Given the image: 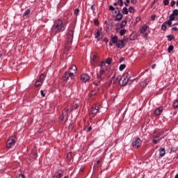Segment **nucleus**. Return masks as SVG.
<instances>
[{
	"mask_svg": "<svg viewBox=\"0 0 178 178\" xmlns=\"http://www.w3.org/2000/svg\"><path fill=\"white\" fill-rule=\"evenodd\" d=\"M66 26H67V23H63L62 19H57L51 26V31L53 33H63V31L66 30Z\"/></svg>",
	"mask_w": 178,
	"mask_h": 178,
	"instance_id": "1",
	"label": "nucleus"
},
{
	"mask_svg": "<svg viewBox=\"0 0 178 178\" xmlns=\"http://www.w3.org/2000/svg\"><path fill=\"white\" fill-rule=\"evenodd\" d=\"M70 70H73L74 72H65L63 76L64 81H67L69 79H73V77H74V73L77 72V67H76L74 65H72L70 67Z\"/></svg>",
	"mask_w": 178,
	"mask_h": 178,
	"instance_id": "2",
	"label": "nucleus"
},
{
	"mask_svg": "<svg viewBox=\"0 0 178 178\" xmlns=\"http://www.w3.org/2000/svg\"><path fill=\"white\" fill-rule=\"evenodd\" d=\"M162 133L160 129H155L152 134V143L153 144H158V141H161L162 140Z\"/></svg>",
	"mask_w": 178,
	"mask_h": 178,
	"instance_id": "3",
	"label": "nucleus"
},
{
	"mask_svg": "<svg viewBox=\"0 0 178 178\" xmlns=\"http://www.w3.org/2000/svg\"><path fill=\"white\" fill-rule=\"evenodd\" d=\"M130 72L123 74L122 76H118L120 86H126L129 83V76L130 75Z\"/></svg>",
	"mask_w": 178,
	"mask_h": 178,
	"instance_id": "4",
	"label": "nucleus"
},
{
	"mask_svg": "<svg viewBox=\"0 0 178 178\" xmlns=\"http://www.w3.org/2000/svg\"><path fill=\"white\" fill-rule=\"evenodd\" d=\"M74 34V29H69L67 34V43L69 47V45H72V43L73 42V35Z\"/></svg>",
	"mask_w": 178,
	"mask_h": 178,
	"instance_id": "5",
	"label": "nucleus"
},
{
	"mask_svg": "<svg viewBox=\"0 0 178 178\" xmlns=\"http://www.w3.org/2000/svg\"><path fill=\"white\" fill-rule=\"evenodd\" d=\"M141 144H143V141L140 138H134L132 140L131 145L133 148L137 149L139 147H141Z\"/></svg>",
	"mask_w": 178,
	"mask_h": 178,
	"instance_id": "6",
	"label": "nucleus"
},
{
	"mask_svg": "<svg viewBox=\"0 0 178 178\" xmlns=\"http://www.w3.org/2000/svg\"><path fill=\"white\" fill-rule=\"evenodd\" d=\"M116 10H115V22H120V20H122V19L123 18V14H122L120 13V10L119 9V8H116Z\"/></svg>",
	"mask_w": 178,
	"mask_h": 178,
	"instance_id": "7",
	"label": "nucleus"
},
{
	"mask_svg": "<svg viewBox=\"0 0 178 178\" xmlns=\"http://www.w3.org/2000/svg\"><path fill=\"white\" fill-rule=\"evenodd\" d=\"M98 64V56L97 54H92L90 56V65L92 67L97 66Z\"/></svg>",
	"mask_w": 178,
	"mask_h": 178,
	"instance_id": "8",
	"label": "nucleus"
},
{
	"mask_svg": "<svg viewBox=\"0 0 178 178\" xmlns=\"http://www.w3.org/2000/svg\"><path fill=\"white\" fill-rule=\"evenodd\" d=\"M15 136H11L9 140H8L6 145L7 148H11L13 145L16 143V140H15Z\"/></svg>",
	"mask_w": 178,
	"mask_h": 178,
	"instance_id": "9",
	"label": "nucleus"
},
{
	"mask_svg": "<svg viewBox=\"0 0 178 178\" xmlns=\"http://www.w3.org/2000/svg\"><path fill=\"white\" fill-rule=\"evenodd\" d=\"M104 38V35H102V31L99 29H97V31L95 32V38L99 41L100 40H102Z\"/></svg>",
	"mask_w": 178,
	"mask_h": 178,
	"instance_id": "10",
	"label": "nucleus"
},
{
	"mask_svg": "<svg viewBox=\"0 0 178 178\" xmlns=\"http://www.w3.org/2000/svg\"><path fill=\"white\" fill-rule=\"evenodd\" d=\"M162 112H163V107L159 106L155 109L154 115L155 116H159L162 113Z\"/></svg>",
	"mask_w": 178,
	"mask_h": 178,
	"instance_id": "11",
	"label": "nucleus"
},
{
	"mask_svg": "<svg viewBox=\"0 0 178 178\" xmlns=\"http://www.w3.org/2000/svg\"><path fill=\"white\" fill-rule=\"evenodd\" d=\"M88 80H90V76H88V75L86 74H83L81 76V81L82 83H87Z\"/></svg>",
	"mask_w": 178,
	"mask_h": 178,
	"instance_id": "12",
	"label": "nucleus"
},
{
	"mask_svg": "<svg viewBox=\"0 0 178 178\" xmlns=\"http://www.w3.org/2000/svg\"><path fill=\"white\" fill-rule=\"evenodd\" d=\"M115 44H116L117 48L122 49L124 45V40H117V42Z\"/></svg>",
	"mask_w": 178,
	"mask_h": 178,
	"instance_id": "13",
	"label": "nucleus"
},
{
	"mask_svg": "<svg viewBox=\"0 0 178 178\" xmlns=\"http://www.w3.org/2000/svg\"><path fill=\"white\" fill-rule=\"evenodd\" d=\"M63 177V170H58L55 172L54 178H62Z\"/></svg>",
	"mask_w": 178,
	"mask_h": 178,
	"instance_id": "14",
	"label": "nucleus"
},
{
	"mask_svg": "<svg viewBox=\"0 0 178 178\" xmlns=\"http://www.w3.org/2000/svg\"><path fill=\"white\" fill-rule=\"evenodd\" d=\"M151 80H152V79L151 77H149L146 79L144 81H141L140 82L141 87H145V86H147V84H148L149 81H151Z\"/></svg>",
	"mask_w": 178,
	"mask_h": 178,
	"instance_id": "15",
	"label": "nucleus"
},
{
	"mask_svg": "<svg viewBox=\"0 0 178 178\" xmlns=\"http://www.w3.org/2000/svg\"><path fill=\"white\" fill-rule=\"evenodd\" d=\"M147 29H148V25H147V24H143L140 29V33L144 34V33L147 31Z\"/></svg>",
	"mask_w": 178,
	"mask_h": 178,
	"instance_id": "16",
	"label": "nucleus"
},
{
	"mask_svg": "<svg viewBox=\"0 0 178 178\" xmlns=\"http://www.w3.org/2000/svg\"><path fill=\"white\" fill-rule=\"evenodd\" d=\"M98 111H99L98 106H97L96 105L92 106V115H97V113H98Z\"/></svg>",
	"mask_w": 178,
	"mask_h": 178,
	"instance_id": "17",
	"label": "nucleus"
},
{
	"mask_svg": "<svg viewBox=\"0 0 178 178\" xmlns=\"http://www.w3.org/2000/svg\"><path fill=\"white\" fill-rule=\"evenodd\" d=\"M165 154H166V150L165 149V148L162 147L159 149V156L162 158L165 156Z\"/></svg>",
	"mask_w": 178,
	"mask_h": 178,
	"instance_id": "18",
	"label": "nucleus"
},
{
	"mask_svg": "<svg viewBox=\"0 0 178 178\" xmlns=\"http://www.w3.org/2000/svg\"><path fill=\"white\" fill-rule=\"evenodd\" d=\"M111 38L112 44H116V42H118V39L117 35L113 36V35H111Z\"/></svg>",
	"mask_w": 178,
	"mask_h": 178,
	"instance_id": "19",
	"label": "nucleus"
},
{
	"mask_svg": "<svg viewBox=\"0 0 178 178\" xmlns=\"http://www.w3.org/2000/svg\"><path fill=\"white\" fill-rule=\"evenodd\" d=\"M172 106L175 109H178V100H174L172 103Z\"/></svg>",
	"mask_w": 178,
	"mask_h": 178,
	"instance_id": "20",
	"label": "nucleus"
},
{
	"mask_svg": "<svg viewBox=\"0 0 178 178\" xmlns=\"http://www.w3.org/2000/svg\"><path fill=\"white\" fill-rule=\"evenodd\" d=\"M167 24H168V22H165L162 24L161 30H163V31H165V30H166V25Z\"/></svg>",
	"mask_w": 178,
	"mask_h": 178,
	"instance_id": "21",
	"label": "nucleus"
},
{
	"mask_svg": "<svg viewBox=\"0 0 178 178\" xmlns=\"http://www.w3.org/2000/svg\"><path fill=\"white\" fill-rule=\"evenodd\" d=\"M124 69H126V65L125 64H121L119 67V70L120 72H123V70H124Z\"/></svg>",
	"mask_w": 178,
	"mask_h": 178,
	"instance_id": "22",
	"label": "nucleus"
},
{
	"mask_svg": "<svg viewBox=\"0 0 178 178\" xmlns=\"http://www.w3.org/2000/svg\"><path fill=\"white\" fill-rule=\"evenodd\" d=\"M126 24H127V22L126 20L122 21L120 23V27L123 28L124 26H126Z\"/></svg>",
	"mask_w": 178,
	"mask_h": 178,
	"instance_id": "23",
	"label": "nucleus"
},
{
	"mask_svg": "<svg viewBox=\"0 0 178 178\" xmlns=\"http://www.w3.org/2000/svg\"><path fill=\"white\" fill-rule=\"evenodd\" d=\"M122 13L123 15H129V9H127L126 7H124L122 8Z\"/></svg>",
	"mask_w": 178,
	"mask_h": 178,
	"instance_id": "24",
	"label": "nucleus"
},
{
	"mask_svg": "<svg viewBox=\"0 0 178 178\" xmlns=\"http://www.w3.org/2000/svg\"><path fill=\"white\" fill-rule=\"evenodd\" d=\"M105 76L101 75V74H98L97 76V78L98 79V80H104Z\"/></svg>",
	"mask_w": 178,
	"mask_h": 178,
	"instance_id": "25",
	"label": "nucleus"
},
{
	"mask_svg": "<svg viewBox=\"0 0 178 178\" xmlns=\"http://www.w3.org/2000/svg\"><path fill=\"white\" fill-rule=\"evenodd\" d=\"M124 34H126V29H123L120 31V35L121 36H123Z\"/></svg>",
	"mask_w": 178,
	"mask_h": 178,
	"instance_id": "26",
	"label": "nucleus"
},
{
	"mask_svg": "<svg viewBox=\"0 0 178 178\" xmlns=\"http://www.w3.org/2000/svg\"><path fill=\"white\" fill-rule=\"evenodd\" d=\"M174 48H175V47H173V45L169 46V47H168V54H170V52H172V51H173Z\"/></svg>",
	"mask_w": 178,
	"mask_h": 178,
	"instance_id": "27",
	"label": "nucleus"
},
{
	"mask_svg": "<svg viewBox=\"0 0 178 178\" xmlns=\"http://www.w3.org/2000/svg\"><path fill=\"white\" fill-rule=\"evenodd\" d=\"M105 63H106L107 65H111V63H112V58H108L106 60Z\"/></svg>",
	"mask_w": 178,
	"mask_h": 178,
	"instance_id": "28",
	"label": "nucleus"
},
{
	"mask_svg": "<svg viewBox=\"0 0 178 178\" xmlns=\"http://www.w3.org/2000/svg\"><path fill=\"white\" fill-rule=\"evenodd\" d=\"M41 84H42V83H41V81H39L38 79L35 83V87H39V86H41Z\"/></svg>",
	"mask_w": 178,
	"mask_h": 178,
	"instance_id": "29",
	"label": "nucleus"
},
{
	"mask_svg": "<svg viewBox=\"0 0 178 178\" xmlns=\"http://www.w3.org/2000/svg\"><path fill=\"white\" fill-rule=\"evenodd\" d=\"M128 10L129 13H134V12H136L134 7H129L128 8Z\"/></svg>",
	"mask_w": 178,
	"mask_h": 178,
	"instance_id": "30",
	"label": "nucleus"
},
{
	"mask_svg": "<svg viewBox=\"0 0 178 178\" xmlns=\"http://www.w3.org/2000/svg\"><path fill=\"white\" fill-rule=\"evenodd\" d=\"M44 77H45V76H44V74H41L38 80H39L40 83H42V80L44 79Z\"/></svg>",
	"mask_w": 178,
	"mask_h": 178,
	"instance_id": "31",
	"label": "nucleus"
},
{
	"mask_svg": "<svg viewBox=\"0 0 178 178\" xmlns=\"http://www.w3.org/2000/svg\"><path fill=\"white\" fill-rule=\"evenodd\" d=\"M163 3L165 6H168L169 5V0H163Z\"/></svg>",
	"mask_w": 178,
	"mask_h": 178,
	"instance_id": "32",
	"label": "nucleus"
},
{
	"mask_svg": "<svg viewBox=\"0 0 178 178\" xmlns=\"http://www.w3.org/2000/svg\"><path fill=\"white\" fill-rule=\"evenodd\" d=\"M67 159H68V161H70V159H72V153L70 152L67 154Z\"/></svg>",
	"mask_w": 178,
	"mask_h": 178,
	"instance_id": "33",
	"label": "nucleus"
},
{
	"mask_svg": "<svg viewBox=\"0 0 178 178\" xmlns=\"http://www.w3.org/2000/svg\"><path fill=\"white\" fill-rule=\"evenodd\" d=\"M167 38H168V41H172V40H173V35H168Z\"/></svg>",
	"mask_w": 178,
	"mask_h": 178,
	"instance_id": "34",
	"label": "nucleus"
},
{
	"mask_svg": "<svg viewBox=\"0 0 178 178\" xmlns=\"http://www.w3.org/2000/svg\"><path fill=\"white\" fill-rule=\"evenodd\" d=\"M30 13V9H27L23 14V16H27Z\"/></svg>",
	"mask_w": 178,
	"mask_h": 178,
	"instance_id": "35",
	"label": "nucleus"
},
{
	"mask_svg": "<svg viewBox=\"0 0 178 178\" xmlns=\"http://www.w3.org/2000/svg\"><path fill=\"white\" fill-rule=\"evenodd\" d=\"M95 95H97V91L93 90L90 92V97H94Z\"/></svg>",
	"mask_w": 178,
	"mask_h": 178,
	"instance_id": "36",
	"label": "nucleus"
},
{
	"mask_svg": "<svg viewBox=\"0 0 178 178\" xmlns=\"http://www.w3.org/2000/svg\"><path fill=\"white\" fill-rule=\"evenodd\" d=\"M100 75L102 76H105V70H100L99 73Z\"/></svg>",
	"mask_w": 178,
	"mask_h": 178,
	"instance_id": "37",
	"label": "nucleus"
},
{
	"mask_svg": "<svg viewBox=\"0 0 178 178\" xmlns=\"http://www.w3.org/2000/svg\"><path fill=\"white\" fill-rule=\"evenodd\" d=\"M172 15H175V16H177L178 15V10L177 9H175L172 11Z\"/></svg>",
	"mask_w": 178,
	"mask_h": 178,
	"instance_id": "38",
	"label": "nucleus"
},
{
	"mask_svg": "<svg viewBox=\"0 0 178 178\" xmlns=\"http://www.w3.org/2000/svg\"><path fill=\"white\" fill-rule=\"evenodd\" d=\"M73 109H74V107H70V108H67L65 111V112H67V115L68 112H72V111H73Z\"/></svg>",
	"mask_w": 178,
	"mask_h": 178,
	"instance_id": "39",
	"label": "nucleus"
},
{
	"mask_svg": "<svg viewBox=\"0 0 178 178\" xmlns=\"http://www.w3.org/2000/svg\"><path fill=\"white\" fill-rule=\"evenodd\" d=\"M172 20L171 19H169L168 22H167V24H168L169 27H172Z\"/></svg>",
	"mask_w": 178,
	"mask_h": 178,
	"instance_id": "40",
	"label": "nucleus"
},
{
	"mask_svg": "<svg viewBox=\"0 0 178 178\" xmlns=\"http://www.w3.org/2000/svg\"><path fill=\"white\" fill-rule=\"evenodd\" d=\"M94 24H95V26H98V24H99V21H98V19H95Z\"/></svg>",
	"mask_w": 178,
	"mask_h": 178,
	"instance_id": "41",
	"label": "nucleus"
},
{
	"mask_svg": "<svg viewBox=\"0 0 178 178\" xmlns=\"http://www.w3.org/2000/svg\"><path fill=\"white\" fill-rule=\"evenodd\" d=\"M80 12V10L79 8H76L74 10V15H76V16L79 15Z\"/></svg>",
	"mask_w": 178,
	"mask_h": 178,
	"instance_id": "42",
	"label": "nucleus"
},
{
	"mask_svg": "<svg viewBox=\"0 0 178 178\" xmlns=\"http://www.w3.org/2000/svg\"><path fill=\"white\" fill-rule=\"evenodd\" d=\"M170 20H175V15L172 13L170 15Z\"/></svg>",
	"mask_w": 178,
	"mask_h": 178,
	"instance_id": "43",
	"label": "nucleus"
},
{
	"mask_svg": "<svg viewBox=\"0 0 178 178\" xmlns=\"http://www.w3.org/2000/svg\"><path fill=\"white\" fill-rule=\"evenodd\" d=\"M109 10H116V8L113 7V6L111 5L109 6Z\"/></svg>",
	"mask_w": 178,
	"mask_h": 178,
	"instance_id": "44",
	"label": "nucleus"
},
{
	"mask_svg": "<svg viewBox=\"0 0 178 178\" xmlns=\"http://www.w3.org/2000/svg\"><path fill=\"white\" fill-rule=\"evenodd\" d=\"M106 63L104 61H102L100 64H99V66L100 67H104V66H105Z\"/></svg>",
	"mask_w": 178,
	"mask_h": 178,
	"instance_id": "45",
	"label": "nucleus"
},
{
	"mask_svg": "<svg viewBox=\"0 0 178 178\" xmlns=\"http://www.w3.org/2000/svg\"><path fill=\"white\" fill-rule=\"evenodd\" d=\"M118 3L120 6H123V0H118Z\"/></svg>",
	"mask_w": 178,
	"mask_h": 178,
	"instance_id": "46",
	"label": "nucleus"
},
{
	"mask_svg": "<svg viewBox=\"0 0 178 178\" xmlns=\"http://www.w3.org/2000/svg\"><path fill=\"white\" fill-rule=\"evenodd\" d=\"M175 5H176V1H172L171 3H170V6H171L172 7H173V6H175Z\"/></svg>",
	"mask_w": 178,
	"mask_h": 178,
	"instance_id": "47",
	"label": "nucleus"
},
{
	"mask_svg": "<svg viewBox=\"0 0 178 178\" xmlns=\"http://www.w3.org/2000/svg\"><path fill=\"white\" fill-rule=\"evenodd\" d=\"M91 130H92V127H89L87 129H86V131L87 133L91 131Z\"/></svg>",
	"mask_w": 178,
	"mask_h": 178,
	"instance_id": "48",
	"label": "nucleus"
},
{
	"mask_svg": "<svg viewBox=\"0 0 178 178\" xmlns=\"http://www.w3.org/2000/svg\"><path fill=\"white\" fill-rule=\"evenodd\" d=\"M140 20H141V18H140V17H137L136 18V23H138V22H140Z\"/></svg>",
	"mask_w": 178,
	"mask_h": 178,
	"instance_id": "49",
	"label": "nucleus"
},
{
	"mask_svg": "<svg viewBox=\"0 0 178 178\" xmlns=\"http://www.w3.org/2000/svg\"><path fill=\"white\" fill-rule=\"evenodd\" d=\"M18 178H24V175H23V174H19V175H18Z\"/></svg>",
	"mask_w": 178,
	"mask_h": 178,
	"instance_id": "50",
	"label": "nucleus"
},
{
	"mask_svg": "<svg viewBox=\"0 0 178 178\" xmlns=\"http://www.w3.org/2000/svg\"><path fill=\"white\" fill-rule=\"evenodd\" d=\"M40 94H41L42 97H45V93H44V90H41Z\"/></svg>",
	"mask_w": 178,
	"mask_h": 178,
	"instance_id": "51",
	"label": "nucleus"
},
{
	"mask_svg": "<svg viewBox=\"0 0 178 178\" xmlns=\"http://www.w3.org/2000/svg\"><path fill=\"white\" fill-rule=\"evenodd\" d=\"M172 31H177L178 29L176 26L172 28Z\"/></svg>",
	"mask_w": 178,
	"mask_h": 178,
	"instance_id": "52",
	"label": "nucleus"
},
{
	"mask_svg": "<svg viewBox=\"0 0 178 178\" xmlns=\"http://www.w3.org/2000/svg\"><path fill=\"white\" fill-rule=\"evenodd\" d=\"M155 17H156V15H152L151 17L152 20H155Z\"/></svg>",
	"mask_w": 178,
	"mask_h": 178,
	"instance_id": "53",
	"label": "nucleus"
},
{
	"mask_svg": "<svg viewBox=\"0 0 178 178\" xmlns=\"http://www.w3.org/2000/svg\"><path fill=\"white\" fill-rule=\"evenodd\" d=\"M72 108H74V109H77V108H79V105L77 104H75V105Z\"/></svg>",
	"mask_w": 178,
	"mask_h": 178,
	"instance_id": "54",
	"label": "nucleus"
},
{
	"mask_svg": "<svg viewBox=\"0 0 178 178\" xmlns=\"http://www.w3.org/2000/svg\"><path fill=\"white\" fill-rule=\"evenodd\" d=\"M130 3V0H126L125 6H127Z\"/></svg>",
	"mask_w": 178,
	"mask_h": 178,
	"instance_id": "55",
	"label": "nucleus"
},
{
	"mask_svg": "<svg viewBox=\"0 0 178 178\" xmlns=\"http://www.w3.org/2000/svg\"><path fill=\"white\" fill-rule=\"evenodd\" d=\"M90 9H91L92 10H94V9H95V6L94 4L92 5L91 7H90Z\"/></svg>",
	"mask_w": 178,
	"mask_h": 178,
	"instance_id": "56",
	"label": "nucleus"
},
{
	"mask_svg": "<svg viewBox=\"0 0 178 178\" xmlns=\"http://www.w3.org/2000/svg\"><path fill=\"white\" fill-rule=\"evenodd\" d=\"M144 38H148V33H145Z\"/></svg>",
	"mask_w": 178,
	"mask_h": 178,
	"instance_id": "57",
	"label": "nucleus"
},
{
	"mask_svg": "<svg viewBox=\"0 0 178 178\" xmlns=\"http://www.w3.org/2000/svg\"><path fill=\"white\" fill-rule=\"evenodd\" d=\"M156 67V64H154L152 67V69H155Z\"/></svg>",
	"mask_w": 178,
	"mask_h": 178,
	"instance_id": "58",
	"label": "nucleus"
},
{
	"mask_svg": "<svg viewBox=\"0 0 178 178\" xmlns=\"http://www.w3.org/2000/svg\"><path fill=\"white\" fill-rule=\"evenodd\" d=\"M99 163V160H97V161L95 162V165H98Z\"/></svg>",
	"mask_w": 178,
	"mask_h": 178,
	"instance_id": "59",
	"label": "nucleus"
},
{
	"mask_svg": "<svg viewBox=\"0 0 178 178\" xmlns=\"http://www.w3.org/2000/svg\"><path fill=\"white\" fill-rule=\"evenodd\" d=\"M104 41L106 42V44H108V40L106 38H104Z\"/></svg>",
	"mask_w": 178,
	"mask_h": 178,
	"instance_id": "60",
	"label": "nucleus"
},
{
	"mask_svg": "<svg viewBox=\"0 0 178 178\" xmlns=\"http://www.w3.org/2000/svg\"><path fill=\"white\" fill-rule=\"evenodd\" d=\"M113 43H112V42H109V46H110V47H113Z\"/></svg>",
	"mask_w": 178,
	"mask_h": 178,
	"instance_id": "61",
	"label": "nucleus"
},
{
	"mask_svg": "<svg viewBox=\"0 0 178 178\" xmlns=\"http://www.w3.org/2000/svg\"><path fill=\"white\" fill-rule=\"evenodd\" d=\"M34 158H37V152H34Z\"/></svg>",
	"mask_w": 178,
	"mask_h": 178,
	"instance_id": "62",
	"label": "nucleus"
},
{
	"mask_svg": "<svg viewBox=\"0 0 178 178\" xmlns=\"http://www.w3.org/2000/svg\"><path fill=\"white\" fill-rule=\"evenodd\" d=\"M131 2L132 3H136V0H131Z\"/></svg>",
	"mask_w": 178,
	"mask_h": 178,
	"instance_id": "63",
	"label": "nucleus"
},
{
	"mask_svg": "<svg viewBox=\"0 0 178 178\" xmlns=\"http://www.w3.org/2000/svg\"><path fill=\"white\" fill-rule=\"evenodd\" d=\"M175 178H178V174L175 175Z\"/></svg>",
	"mask_w": 178,
	"mask_h": 178,
	"instance_id": "64",
	"label": "nucleus"
}]
</instances>
